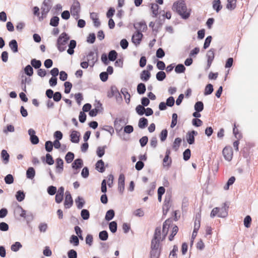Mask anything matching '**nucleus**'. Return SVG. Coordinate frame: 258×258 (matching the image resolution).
<instances>
[{
    "mask_svg": "<svg viewBox=\"0 0 258 258\" xmlns=\"http://www.w3.org/2000/svg\"><path fill=\"white\" fill-rule=\"evenodd\" d=\"M172 10L176 11L182 18L187 19L190 16V11L187 9L184 1H178L173 4Z\"/></svg>",
    "mask_w": 258,
    "mask_h": 258,
    "instance_id": "nucleus-1",
    "label": "nucleus"
},
{
    "mask_svg": "<svg viewBox=\"0 0 258 258\" xmlns=\"http://www.w3.org/2000/svg\"><path fill=\"white\" fill-rule=\"evenodd\" d=\"M70 39V36L66 32L62 33L59 36L57 40L56 47L60 52H62L66 50V44Z\"/></svg>",
    "mask_w": 258,
    "mask_h": 258,
    "instance_id": "nucleus-2",
    "label": "nucleus"
},
{
    "mask_svg": "<svg viewBox=\"0 0 258 258\" xmlns=\"http://www.w3.org/2000/svg\"><path fill=\"white\" fill-rule=\"evenodd\" d=\"M81 7L80 3L78 0H74L71 7V13L75 19H78L80 17Z\"/></svg>",
    "mask_w": 258,
    "mask_h": 258,
    "instance_id": "nucleus-3",
    "label": "nucleus"
},
{
    "mask_svg": "<svg viewBox=\"0 0 258 258\" xmlns=\"http://www.w3.org/2000/svg\"><path fill=\"white\" fill-rule=\"evenodd\" d=\"M51 8V5L50 4V0H44L42 6L41 8V16L39 18L40 20L41 19H43L44 18L46 17V15L50 11Z\"/></svg>",
    "mask_w": 258,
    "mask_h": 258,
    "instance_id": "nucleus-4",
    "label": "nucleus"
},
{
    "mask_svg": "<svg viewBox=\"0 0 258 258\" xmlns=\"http://www.w3.org/2000/svg\"><path fill=\"white\" fill-rule=\"evenodd\" d=\"M87 61L89 63V66L93 67L98 59L97 52L91 51L86 56Z\"/></svg>",
    "mask_w": 258,
    "mask_h": 258,
    "instance_id": "nucleus-5",
    "label": "nucleus"
},
{
    "mask_svg": "<svg viewBox=\"0 0 258 258\" xmlns=\"http://www.w3.org/2000/svg\"><path fill=\"white\" fill-rule=\"evenodd\" d=\"M223 156L225 159L228 161H230L233 157V150L231 147H225L222 151Z\"/></svg>",
    "mask_w": 258,
    "mask_h": 258,
    "instance_id": "nucleus-6",
    "label": "nucleus"
},
{
    "mask_svg": "<svg viewBox=\"0 0 258 258\" xmlns=\"http://www.w3.org/2000/svg\"><path fill=\"white\" fill-rule=\"evenodd\" d=\"M65 200L64 202V206L66 209L70 208L73 204V200L71 194L69 191H67L65 193Z\"/></svg>",
    "mask_w": 258,
    "mask_h": 258,
    "instance_id": "nucleus-7",
    "label": "nucleus"
},
{
    "mask_svg": "<svg viewBox=\"0 0 258 258\" xmlns=\"http://www.w3.org/2000/svg\"><path fill=\"white\" fill-rule=\"evenodd\" d=\"M124 175L123 174H120L118 181V190L121 194H123L124 190Z\"/></svg>",
    "mask_w": 258,
    "mask_h": 258,
    "instance_id": "nucleus-8",
    "label": "nucleus"
},
{
    "mask_svg": "<svg viewBox=\"0 0 258 258\" xmlns=\"http://www.w3.org/2000/svg\"><path fill=\"white\" fill-rule=\"evenodd\" d=\"M170 201V196H166L165 199L164 200V204L163 206V213L164 215H166L170 209V207L171 206Z\"/></svg>",
    "mask_w": 258,
    "mask_h": 258,
    "instance_id": "nucleus-9",
    "label": "nucleus"
},
{
    "mask_svg": "<svg viewBox=\"0 0 258 258\" xmlns=\"http://www.w3.org/2000/svg\"><path fill=\"white\" fill-rule=\"evenodd\" d=\"M134 28L137 31L141 32L144 31L147 29V26L144 21L137 22L134 24Z\"/></svg>",
    "mask_w": 258,
    "mask_h": 258,
    "instance_id": "nucleus-10",
    "label": "nucleus"
},
{
    "mask_svg": "<svg viewBox=\"0 0 258 258\" xmlns=\"http://www.w3.org/2000/svg\"><path fill=\"white\" fill-rule=\"evenodd\" d=\"M198 135L197 132L195 131H192L191 132H188L186 136V140L187 143L192 145L195 143V136Z\"/></svg>",
    "mask_w": 258,
    "mask_h": 258,
    "instance_id": "nucleus-11",
    "label": "nucleus"
},
{
    "mask_svg": "<svg viewBox=\"0 0 258 258\" xmlns=\"http://www.w3.org/2000/svg\"><path fill=\"white\" fill-rule=\"evenodd\" d=\"M142 33L137 31V33L134 34L132 36V40L133 43H134L136 46L140 44L142 40Z\"/></svg>",
    "mask_w": 258,
    "mask_h": 258,
    "instance_id": "nucleus-12",
    "label": "nucleus"
},
{
    "mask_svg": "<svg viewBox=\"0 0 258 258\" xmlns=\"http://www.w3.org/2000/svg\"><path fill=\"white\" fill-rule=\"evenodd\" d=\"M118 95L121 97V95L120 94L116 87L115 86H111L110 91L107 93V97L108 98H112L113 96L117 97Z\"/></svg>",
    "mask_w": 258,
    "mask_h": 258,
    "instance_id": "nucleus-13",
    "label": "nucleus"
},
{
    "mask_svg": "<svg viewBox=\"0 0 258 258\" xmlns=\"http://www.w3.org/2000/svg\"><path fill=\"white\" fill-rule=\"evenodd\" d=\"M56 172L60 173L63 169V161L60 158H58L56 160Z\"/></svg>",
    "mask_w": 258,
    "mask_h": 258,
    "instance_id": "nucleus-14",
    "label": "nucleus"
},
{
    "mask_svg": "<svg viewBox=\"0 0 258 258\" xmlns=\"http://www.w3.org/2000/svg\"><path fill=\"white\" fill-rule=\"evenodd\" d=\"M83 165V162L82 159L78 158L76 159L72 164L73 169L78 170Z\"/></svg>",
    "mask_w": 258,
    "mask_h": 258,
    "instance_id": "nucleus-15",
    "label": "nucleus"
},
{
    "mask_svg": "<svg viewBox=\"0 0 258 258\" xmlns=\"http://www.w3.org/2000/svg\"><path fill=\"white\" fill-rule=\"evenodd\" d=\"M70 137L72 142L78 143L79 142L80 134L76 131H73L70 135Z\"/></svg>",
    "mask_w": 258,
    "mask_h": 258,
    "instance_id": "nucleus-16",
    "label": "nucleus"
},
{
    "mask_svg": "<svg viewBox=\"0 0 258 258\" xmlns=\"http://www.w3.org/2000/svg\"><path fill=\"white\" fill-rule=\"evenodd\" d=\"M76 41L75 40H71L70 41V43L69 44V49L67 50V52L70 54L72 55L74 53V49L76 47Z\"/></svg>",
    "mask_w": 258,
    "mask_h": 258,
    "instance_id": "nucleus-17",
    "label": "nucleus"
},
{
    "mask_svg": "<svg viewBox=\"0 0 258 258\" xmlns=\"http://www.w3.org/2000/svg\"><path fill=\"white\" fill-rule=\"evenodd\" d=\"M150 77L151 74L147 70L143 71L140 75L141 79L144 82H147V81H148Z\"/></svg>",
    "mask_w": 258,
    "mask_h": 258,
    "instance_id": "nucleus-18",
    "label": "nucleus"
},
{
    "mask_svg": "<svg viewBox=\"0 0 258 258\" xmlns=\"http://www.w3.org/2000/svg\"><path fill=\"white\" fill-rule=\"evenodd\" d=\"M172 159L170 157L165 156L163 160V166L168 169L171 165Z\"/></svg>",
    "mask_w": 258,
    "mask_h": 258,
    "instance_id": "nucleus-19",
    "label": "nucleus"
},
{
    "mask_svg": "<svg viewBox=\"0 0 258 258\" xmlns=\"http://www.w3.org/2000/svg\"><path fill=\"white\" fill-rule=\"evenodd\" d=\"M96 169L99 172L103 173L105 171L104 163L102 160H99L96 163Z\"/></svg>",
    "mask_w": 258,
    "mask_h": 258,
    "instance_id": "nucleus-20",
    "label": "nucleus"
},
{
    "mask_svg": "<svg viewBox=\"0 0 258 258\" xmlns=\"http://www.w3.org/2000/svg\"><path fill=\"white\" fill-rule=\"evenodd\" d=\"M9 47L14 53H16L18 51V43L16 40H12L9 42Z\"/></svg>",
    "mask_w": 258,
    "mask_h": 258,
    "instance_id": "nucleus-21",
    "label": "nucleus"
},
{
    "mask_svg": "<svg viewBox=\"0 0 258 258\" xmlns=\"http://www.w3.org/2000/svg\"><path fill=\"white\" fill-rule=\"evenodd\" d=\"M207 61L213 62L215 57V49L214 48L210 49L207 51L206 54Z\"/></svg>",
    "mask_w": 258,
    "mask_h": 258,
    "instance_id": "nucleus-22",
    "label": "nucleus"
},
{
    "mask_svg": "<svg viewBox=\"0 0 258 258\" xmlns=\"http://www.w3.org/2000/svg\"><path fill=\"white\" fill-rule=\"evenodd\" d=\"M170 222L171 221L169 220H167L163 223L162 229V232L164 234L163 238H165V236H166L168 233Z\"/></svg>",
    "mask_w": 258,
    "mask_h": 258,
    "instance_id": "nucleus-23",
    "label": "nucleus"
},
{
    "mask_svg": "<svg viewBox=\"0 0 258 258\" xmlns=\"http://www.w3.org/2000/svg\"><path fill=\"white\" fill-rule=\"evenodd\" d=\"M236 0H227L226 8L230 11L234 10L236 6Z\"/></svg>",
    "mask_w": 258,
    "mask_h": 258,
    "instance_id": "nucleus-24",
    "label": "nucleus"
},
{
    "mask_svg": "<svg viewBox=\"0 0 258 258\" xmlns=\"http://www.w3.org/2000/svg\"><path fill=\"white\" fill-rule=\"evenodd\" d=\"M148 119L145 117L141 118L139 120L138 126L140 128H145L148 125Z\"/></svg>",
    "mask_w": 258,
    "mask_h": 258,
    "instance_id": "nucleus-25",
    "label": "nucleus"
},
{
    "mask_svg": "<svg viewBox=\"0 0 258 258\" xmlns=\"http://www.w3.org/2000/svg\"><path fill=\"white\" fill-rule=\"evenodd\" d=\"M160 239L153 237L151 241V249H159Z\"/></svg>",
    "mask_w": 258,
    "mask_h": 258,
    "instance_id": "nucleus-26",
    "label": "nucleus"
},
{
    "mask_svg": "<svg viewBox=\"0 0 258 258\" xmlns=\"http://www.w3.org/2000/svg\"><path fill=\"white\" fill-rule=\"evenodd\" d=\"M75 202L76 203L77 207L79 209H81L85 203L84 199L79 196L75 200Z\"/></svg>",
    "mask_w": 258,
    "mask_h": 258,
    "instance_id": "nucleus-27",
    "label": "nucleus"
},
{
    "mask_svg": "<svg viewBox=\"0 0 258 258\" xmlns=\"http://www.w3.org/2000/svg\"><path fill=\"white\" fill-rule=\"evenodd\" d=\"M70 243L74 246H77L79 245V239L77 236L72 235L70 238Z\"/></svg>",
    "mask_w": 258,
    "mask_h": 258,
    "instance_id": "nucleus-28",
    "label": "nucleus"
},
{
    "mask_svg": "<svg viewBox=\"0 0 258 258\" xmlns=\"http://www.w3.org/2000/svg\"><path fill=\"white\" fill-rule=\"evenodd\" d=\"M35 175V171L33 167H29L26 171V176L29 179H33Z\"/></svg>",
    "mask_w": 258,
    "mask_h": 258,
    "instance_id": "nucleus-29",
    "label": "nucleus"
},
{
    "mask_svg": "<svg viewBox=\"0 0 258 258\" xmlns=\"http://www.w3.org/2000/svg\"><path fill=\"white\" fill-rule=\"evenodd\" d=\"M121 92L124 96L125 102H126V103L128 104L130 101L131 96L130 93L128 92L127 89L126 88H122L121 90Z\"/></svg>",
    "mask_w": 258,
    "mask_h": 258,
    "instance_id": "nucleus-30",
    "label": "nucleus"
},
{
    "mask_svg": "<svg viewBox=\"0 0 258 258\" xmlns=\"http://www.w3.org/2000/svg\"><path fill=\"white\" fill-rule=\"evenodd\" d=\"M228 215L227 210L225 207H222L221 208H219V214H218V217L221 218H225Z\"/></svg>",
    "mask_w": 258,
    "mask_h": 258,
    "instance_id": "nucleus-31",
    "label": "nucleus"
},
{
    "mask_svg": "<svg viewBox=\"0 0 258 258\" xmlns=\"http://www.w3.org/2000/svg\"><path fill=\"white\" fill-rule=\"evenodd\" d=\"M102 104L100 103H98L97 106H96L95 109H93L92 110L90 109L89 111V114L90 116L94 117L97 115L99 110V107H101Z\"/></svg>",
    "mask_w": 258,
    "mask_h": 258,
    "instance_id": "nucleus-32",
    "label": "nucleus"
},
{
    "mask_svg": "<svg viewBox=\"0 0 258 258\" xmlns=\"http://www.w3.org/2000/svg\"><path fill=\"white\" fill-rule=\"evenodd\" d=\"M1 157L5 164H7L9 161L10 156L6 150H3L1 152Z\"/></svg>",
    "mask_w": 258,
    "mask_h": 258,
    "instance_id": "nucleus-33",
    "label": "nucleus"
},
{
    "mask_svg": "<svg viewBox=\"0 0 258 258\" xmlns=\"http://www.w3.org/2000/svg\"><path fill=\"white\" fill-rule=\"evenodd\" d=\"M200 219H201V215L200 214H198L196 215L195 221V226L194 230L198 231L200 227Z\"/></svg>",
    "mask_w": 258,
    "mask_h": 258,
    "instance_id": "nucleus-34",
    "label": "nucleus"
},
{
    "mask_svg": "<svg viewBox=\"0 0 258 258\" xmlns=\"http://www.w3.org/2000/svg\"><path fill=\"white\" fill-rule=\"evenodd\" d=\"M31 64L35 69H38L41 66L42 63L40 60L33 58L31 60Z\"/></svg>",
    "mask_w": 258,
    "mask_h": 258,
    "instance_id": "nucleus-35",
    "label": "nucleus"
},
{
    "mask_svg": "<svg viewBox=\"0 0 258 258\" xmlns=\"http://www.w3.org/2000/svg\"><path fill=\"white\" fill-rule=\"evenodd\" d=\"M137 92L139 94H143L146 91V86L144 83H141L139 84L137 88Z\"/></svg>",
    "mask_w": 258,
    "mask_h": 258,
    "instance_id": "nucleus-36",
    "label": "nucleus"
},
{
    "mask_svg": "<svg viewBox=\"0 0 258 258\" xmlns=\"http://www.w3.org/2000/svg\"><path fill=\"white\" fill-rule=\"evenodd\" d=\"M213 7L217 12H219L222 8V5H221L220 0L214 1L213 2Z\"/></svg>",
    "mask_w": 258,
    "mask_h": 258,
    "instance_id": "nucleus-37",
    "label": "nucleus"
},
{
    "mask_svg": "<svg viewBox=\"0 0 258 258\" xmlns=\"http://www.w3.org/2000/svg\"><path fill=\"white\" fill-rule=\"evenodd\" d=\"M114 211L112 210V209H110V210H109L108 211H107V212H106V215H105V220L106 221H110L111 220H112L114 216Z\"/></svg>",
    "mask_w": 258,
    "mask_h": 258,
    "instance_id": "nucleus-38",
    "label": "nucleus"
},
{
    "mask_svg": "<svg viewBox=\"0 0 258 258\" xmlns=\"http://www.w3.org/2000/svg\"><path fill=\"white\" fill-rule=\"evenodd\" d=\"M25 195L24 191L22 190H19L16 192V198L18 201L22 202L25 199Z\"/></svg>",
    "mask_w": 258,
    "mask_h": 258,
    "instance_id": "nucleus-39",
    "label": "nucleus"
},
{
    "mask_svg": "<svg viewBox=\"0 0 258 258\" xmlns=\"http://www.w3.org/2000/svg\"><path fill=\"white\" fill-rule=\"evenodd\" d=\"M213 86L211 84H208L205 89L204 95L205 96L210 95L213 91Z\"/></svg>",
    "mask_w": 258,
    "mask_h": 258,
    "instance_id": "nucleus-40",
    "label": "nucleus"
},
{
    "mask_svg": "<svg viewBox=\"0 0 258 258\" xmlns=\"http://www.w3.org/2000/svg\"><path fill=\"white\" fill-rule=\"evenodd\" d=\"M185 67L183 64H178L175 68V72L176 73L180 74L183 73L185 72Z\"/></svg>",
    "mask_w": 258,
    "mask_h": 258,
    "instance_id": "nucleus-41",
    "label": "nucleus"
},
{
    "mask_svg": "<svg viewBox=\"0 0 258 258\" xmlns=\"http://www.w3.org/2000/svg\"><path fill=\"white\" fill-rule=\"evenodd\" d=\"M195 109L197 112H201L204 109V104L202 101H198L194 106Z\"/></svg>",
    "mask_w": 258,
    "mask_h": 258,
    "instance_id": "nucleus-42",
    "label": "nucleus"
},
{
    "mask_svg": "<svg viewBox=\"0 0 258 258\" xmlns=\"http://www.w3.org/2000/svg\"><path fill=\"white\" fill-rule=\"evenodd\" d=\"M81 216L84 220H87L90 218V213L87 209H83L81 212Z\"/></svg>",
    "mask_w": 258,
    "mask_h": 258,
    "instance_id": "nucleus-43",
    "label": "nucleus"
},
{
    "mask_svg": "<svg viewBox=\"0 0 258 258\" xmlns=\"http://www.w3.org/2000/svg\"><path fill=\"white\" fill-rule=\"evenodd\" d=\"M117 56V53L114 50H111L108 53V59L110 61H114Z\"/></svg>",
    "mask_w": 258,
    "mask_h": 258,
    "instance_id": "nucleus-44",
    "label": "nucleus"
},
{
    "mask_svg": "<svg viewBox=\"0 0 258 258\" xmlns=\"http://www.w3.org/2000/svg\"><path fill=\"white\" fill-rule=\"evenodd\" d=\"M181 143V139L179 138H176L174 142H173V146H172V148L175 151H177L179 146H180V145Z\"/></svg>",
    "mask_w": 258,
    "mask_h": 258,
    "instance_id": "nucleus-45",
    "label": "nucleus"
},
{
    "mask_svg": "<svg viewBox=\"0 0 258 258\" xmlns=\"http://www.w3.org/2000/svg\"><path fill=\"white\" fill-rule=\"evenodd\" d=\"M151 9L154 17H157L158 14L159 6L157 4H152Z\"/></svg>",
    "mask_w": 258,
    "mask_h": 258,
    "instance_id": "nucleus-46",
    "label": "nucleus"
},
{
    "mask_svg": "<svg viewBox=\"0 0 258 258\" xmlns=\"http://www.w3.org/2000/svg\"><path fill=\"white\" fill-rule=\"evenodd\" d=\"M25 73L28 76H32L33 74V69L31 65H27L24 69Z\"/></svg>",
    "mask_w": 258,
    "mask_h": 258,
    "instance_id": "nucleus-47",
    "label": "nucleus"
},
{
    "mask_svg": "<svg viewBox=\"0 0 258 258\" xmlns=\"http://www.w3.org/2000/svg\"><path fill=\"white\" fill-rule=\"evenodd\" d=\"M106 148V146H104L103 147H98L97 149L96 153L97 156L101 158L105 154V149Z\"/></svg>",
    "mask_w": 258,
    "mask_h": 258,
    "instance_id": "nucleus-48",
    "label": "nucleus"
},
{
    "mask_svg": "<svg viewBox=\"0 0 258 258\" xmlns=\"http://www.w3.org/2000/svg\"><path fill=\"white\" fill-rule=\"evenodd\" d=\"M59 19L57 16L52 17L50 21V25L53 27H56L59 23Z\"/></svg>",
    "mask_w": 258,
    "mask_h": 258,
    "instance_id": "nucleus-49",
    "label": "nucleus"
},
{
    "mask_svg": "<svg viewBox=\"0 0 258 258\" xmlns=\"http://www.w3.org/2000/svg\"><path fill=\"white\" fill-rule=\"evenodd\" d=\"M156 77L157 80L162 81L166 78V74L163 71H160L156 74Z\"/></svg>",
    "mask_w": 258,
    "mask_h": 258,
    "instance_id": "nucleus-50",
    "label": "nucleus"
},
{
    "mask_svg": "<svg viewBox=\"0 0 258 258\" xmlns=\"http://www.w3.org/2000/svg\"><path fill=\"white\" fill-rule=\"evenodd\" d=\"M22 247V244L19 242H16L14 244H12L11 247V249L14 252L18 251L20 248Z\"/></svg>",
    "mask_w": 258,
    "mask_h": 258,
    "instance_id": "nucleus-51",
    "label": "nucleus"
},
{
    "mask_svg": "<svg viewBox=\"0 0 258 258\" xmlns=\"http://www.w3.org/2000/svg\"><path fill=\"white\" fill-rule=\"evenodd\" d=\"M160 255V251L158 249H151L150 252L151 258H158Z\"/></svg>",
    "mask_w": 258,
    "mask_h": 258,
    "instance_id": "nucleus-52",
    "label": "nucleus"
},
{
    "mask_svg": "<svg viewBox=\"0 0 258 258\" xmlns=\"http://www.w3.org/2000/svg\"><path fill=\"white\" fill-rule=\"evenodd\" d=\"M74 158V154L73 153L69 152L65 156V160L68 163H71Z\"/></svg>",
    "mask_w": 258,
    "mask_h": 258,
    "instance_id": "nucleus-53",
    "label": "nucleus"
},
{
    "mask_svg": "<svg viewBox=\"0 0 258 258\" xmlns=\"http://www.w3.org/2000/svg\"><path fill=\"white\" fill-rule=\"evenodd\" d=\"M99 237L100 240L103 241H105L108 239V232L105 231L103 230L101 232H100L99 234Z\"/></svg>",
    "mask_w": 258,
    "mask_h": 258,
    "instance_id": "nucleus-54",
    "label": "nucleus"
},
{
    "mask_svg": "<svg viewBox=\"0 0 258 258\" xmlns=\"http://www.w3.org/2000/svg\"><path fill=\"white\" fill-rule=\"evenodd\" d=\"M109 228L112 233H115L117 231V224L115 221H112L109 224Z\"/></svg>",
    "mask_w": 258,
    "mask_h": 258,
    "instance_id": "nucleus-55",
    "label": "nucleus"
},
{
    "mask_svg": "<svg viewBox=\"0 0 258 258\" xmlns=\"http://www.w3.org/2000/svg\"><path fill=\"white\" fill-rule=\"evenodd\" d=\"M75 231L76 234L77 235L78 237L79 238V239H80L81 240H83L84 238L82 236V230H81V228L78 226H76L75 227Z\"/></svg>",
    "mask_w": 258,
    "mask_h": 258,
    "instance_id": "nucleus-56",
    "label": "nucleus"
},
{
    "mask_svg": "<svg viewBox=\"0 0 258 258\" xmlns=\"http://www.w3.org/2000/svg\"><path fill=\"white\" fill-rule=\"evenodd\" d=\"M136 111L139 115H143L144 114L145 108L143 105H138L136 108Z\"/></svg>",
    "mask_w": 258,
    "mask_h": 258,
    "instance_id": "nucleus-57",
    "label": "nucleus"
},
{
    "mask_svg": "<svg viewBox=\"0 0 258 258\" xmlns=\"http://www.w3.org/2000/svg\"><path fill=\"white\" fill-rule=\"evenodd\" d=\"M45 148L47 152H50L53 149V143L50 141H47L45 143Z\"/></svg>",
    "mask_w": 258,
    "mask_h": 258,
    "instance_id": "nucleus-58",
    "label": "nucleus"
},
{
    "mask_svg": "<svg viewBox=\"0 0 258 258\" xmlns=\"http://www.w3.org/2000/svg\"><path fill=\"white\" fill-rule=\"evenodd\" d=\"M177 114L175 113L172 114V121L170 125L171 128H173L177 124Z\"/></svg>",
    "mask_w": 258,
    "mask_h": 258,
    "instance_id": "nucleus-59",
    "label": "nucleus"
},
{
    "mask_svg": "<svg viewBox=\"0 0 258 258\" xmlns=\"http://www.w3.org/2000/svg\"><path fill=\"white\" fill-rule=\"evenodd\" d=\"M178 230V228L177 226L175 225L172 228V231L171 234L169 236V240L172 241L173 239L174 236L177 234Z\"/></svg>",
    "mask_w": 258,
    "mask_h": 258,
    "instance_id": "nucleus-60",
    "label": "nucleus"
},
{
    "mask_svg": "<svg viewBox=\"0 0 258 258\" xmlns=\"http://www.w3.org/2000/svg\"><path fill=\"white\" fill-rule=\"evenodd\" d=\"M190 150L189 149H186L183 153V158L184 160L187 161L190 157Z\"/></svg>",
    "mask_w": 258,
    "mask_h": 258,
    "instance_id": "nucleus-61",
    "label": "nucleus"
},
{
    "mask_svg": "<svg viewBox=\"0 0 258 258\" xmlns=\"http://www.w3.org/2000/svg\"><path fill=\"white\" fill-rule=\"evenodd\" d=\"M212 39V37L211 36H209L206 38L203 46L204 49H206L209 47Z\"/></svg>",
    "mask_w": 258,
    "mask_h": 258,
    "instance_id": "nucleus-62",
    "label": "nucleus"
},
{
    "mask_svg": "<svg viewBox=\"0 0 258 258\" xmlns=\"http://www.w3.org/2000/svg\"><path fill=\"white\" fill-rule=\"evenodd\" d=\"M167 135H168L167 130L166 129L163 130L160 134V140L162 142L164 141L167 138Z\"/></svg>",
    "mask_w": 258,
    "mask_h": 258,
    "instance_id": "nucleus-63",
    "label": "nucleus"
},
{
    "mask_svg": "<svg viewBox=\"0 0 258 258\" xmlns=\"http://www.w3.org/2000/svg\"><path fill=\"white\" fill-rule=\"evenodd\" d=\"M64 86L65 87L64 93L66 94L69 93L72 87V83L69 82H66L64 84Z\"/></svg>",
    "mask_w": 258,
    "mask_h": 258,
    "instance_id": "nucleus-64",
    "label": "nucleus"
}]
</instances>
